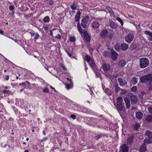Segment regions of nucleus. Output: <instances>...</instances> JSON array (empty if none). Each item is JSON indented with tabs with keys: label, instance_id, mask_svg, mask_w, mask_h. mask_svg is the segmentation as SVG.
Returning <instances> with one entry per match:
<instances>
[{
	"label": "nucleus",
	"instance_id": "nucleus-1",
	"mask_svg": "<svg viewBox=\"0 0 152 152\" xmlns=\"http://www.w3.org/2000/svg\"><path fill=\"white\" fill-rule=\"evenodd\" d=\"M140 82L143 84H147L152 82V74L149 73L142 76L140 78Z\"/></svg>",
	"mask_w": 152,
	"mask_h": 152
},
{
	"label": "nucleus",
	"instance_id": "nucleus-2",
	"mask_svg": "<svg viewBox=\"0 0 152 152\" xmlns=\"http://www.w3.org/2000/svg\"><path fill=\"white\" fill-rule=\"evenodd\" d=\"M140 65L141 68H144L149 64V61L146 58H143L140 59Z\"/></svg>",
	"mask_w": 152,
	"mask_h": 152
},
{
	"label": "nucleus",
	"instance_id": "nucleus-3",
	"mask_svg": "<svg viewBox=\"0 0 152 152\" xmlns=\"http://www.w3.org/2000/svg\"><path fill=\"white\" fill-rule=\"evenodd\" d=\"M89 16H86L82 20V23H81V25L83 28H85L86 27L87 25L89 20Z\"/></svg>",
	"mask_w": 152,
	"mask_h": 152
},
{
	"label": "nucleus",
	"instance_id": "nucleus-4",
	"mask_svg": "<svg viewBox=\"0 0 152 152\" xmlns=\"http://www.w3.org/2000/svg\"><path fill=\"white\" fill-rule=\"evenodd\" d=\"M134 38V35L132 33L128 34L125 37V40L128 43H130L133 40Z\"/></svg>",
	"mask_w": 152,
	"mask_h": 152
},
{
	"label": "nucleus",
	"instance_id": "nucleus-5",
	"mask_svg": "<svg viewBox=\"0 0 152 152\" xmlns=\"http://www.w3.org/2000/svg\"><path fill=\"white\" fill-rule=\"evenodd\" d=\"M111 57L110 58L114 61H115L118 58V53L113 49H112L111 50Z\"/></svg>",
	"mask_w": 152,
	"mask_h": 152
},
{
	"label": "nucleus",
	"instance_id": "nucleus-6",
	"mask_svg": "<svg viewBox=\"0 0 152 152\" xmlns=\"http://www.w3.org/2000/svg\"><path fill=\"white\" fill-rule=\"evenodd\" d=\"M102 67L104 72H107L110 69V65L109 64L104 63L102 64Z\"/></svg>",
	"mask_w": 152,
	"mask_h": 152
},
{
	"label": "nucleus",
	"instance_id": "nucleus-7",
	"mask_svg": "<svg viewBox=\"0 0 152 152\" xmlns=\"http://www.w3.org/2000/svg\"><path fill=\"white\" fill-rule=\"evenodd\" d=\"M108 34V31L107 29H103L100 32V35L101 37L105 39Z\"/></svg>",
	"mask_w": 152,
	"mask_h": 152
},
{
	"label": "nucleus",
	"instance_id": "nucleus-8",
	"mask_svg": "<svg viewBox=\"0 0 152 152\" xmlns=\"http://www.w3.org/2000/svg\"><path fill=\"white\" fill-rule=\"evenodd\" d=\"M89 64L94 71H96V70H97V66L94 63V60L93 59H92L91 62L89 63Z\"/></svg>",
	"mask_w": 152,
	"mask_h": 152
},
{
	"label": "nucleus",
	"instance_id": "nucleus-9",
	"mask_svg": "<svg viewBox=\"0 0 152 152\" xmlns=\"http://www.w3.org/2000/svg\"><path fill=\"white\" fill-rule=\"evenodd\" d=\"M89 64L94 71H96V70H97V66L94 63V60L93 59H92L91 62L89 63Z\"/></svg>",
	"mask_w": 152,
	"mask_h": 152
},
{
	"label": "nucleus",
	"instance_id": "nucleus-10",
	"mask_svg": "<svg viewBox=\"0 0 152 152\" xmlns=\"http://www.w3.org/2000/svg\"><path fill=\"white\" fill-rule=\"evenodd\" d=\"M83 34L84 35V37L85 40L87 42H90L91 39V37L88 34L87 32L86 31H84L83 32Z\"/></svg>",
	"mask_w": 152,
	"mask_h": 152
},
{
	"label": "nucleus",
	"instance_id": "nucleus-11",
	"mask_svg": "<svg viewBox=\"0 0 152 152\" xmlns=\"http://www.w3.org/2000/svg\"><path fill=\"white\" fill-rule=\"evenodd\" d=\"M131 103L132 104H135L137 102V98L135 95H132L130 97Z\"/></svg>",
	"mask_w": 152,
	"mask_h": 152
},
{
	"label": "nucleus",
	"instance_id": "nucleus-12",
	"mask_svg": "<svg viewBox=\"0 0 152 152\" xmlns=\"http://www.w3.org/2000/svg\"><path fill=\"white\" fill-rule=\"evenodd\" d=\"M118 80L121 86H123L126 84L127 83V82L125 79H122L121 77L118 78Z\"/></svg>",
	"mask_w": 152,
	"mask_h": 152
},
{
	"label": "nucleus",
	"instance_id": "nucleus-13",
	"mask_svg": "<svg viewBox=\"0 0 152 152\" xmlns=\"http://www.w3.org/2000/svg\"><path fill=\"white\" fill-rule=\"evenodd\" d=\"M124 105L121 103L117 102L116 108L118 111H121L123 110Z\"/></svg>",
	"mask_w": 152,
	"mask_h": 152
},
{
	"label": "nucleus",
	"instance_id": "nucleus-14",
	"mask_svg": "<svg viewBox=\"0 0 152 152\" xmlns=\"http://www.w3.org/2000/svg\"><path fill=\"white\" fill-rule=\"evenodd\" d=\"M134 138V134H132V135L129 136L127 139V143L128 144H130L132 143Z\"/></svg>",
	"mask_w": 152,
	"mask_h": 152
},
{
	"label": "nucleus",
	"instance_id": "nucleus-15",
	"mask_svg": "<svg viewBox=\"0 0 152 152\" xmlns=\"http://www.w3.org/2000/svg\"><path fill=\"white\" fill-rule=\"evenodd\" d=\"M81 12L80 11H78L77 13L75 15V20L76 22H78L80 19Z\"/></svg>",
	"mask_w": 152,
	"mask_h": 152
},
{
	"label": "nucleus",
	"instance_id": "nucleus-16",
	"mask_svg": "<svg viewBox=\"0 0 152 152\" xmlns=\"http://www.w3.org/2000/svg\"><path fill=\"white\" fill-rule=\"evenodd\" d=\"M129 48V45L126 43H123L121 44V48L123 50L125 51Z\"/></svg>",
	"mask_w": 152,
	"mask_h": 152
},
{
	"label": "nucleus",
	"instance_id": "nucleus-17",
	"mask_svg": "<svg viewBox=\"0 0 152 152\" xmlns=\"http://www.w3.org/2000/svg\"><path fill=\"white\" fill-rule=\"evenodd\" d=\"M124 100L125 102L127 108H129L130 106V102L129 99L127 97H125L124 99Z\"/></svg>",
	"mask_w": 152,
	"mask_h": 152
},
{
	"label": "nucleus",
	"instance_id": "nucleus-18",
	"mask_svg": "<svg viewBox=\"0 0 152 152\" xmlns=\"http://www.w3.org/2000/svg\"><path fill=\"white\" fill-rule=\"evenodd\" d=\"M126 64V60L124 59H122L119 61L118 65L120 67H123Z\"/></svg>",
	"mask_w": 152,
	"mask_h": 152
},
{
	"label": "nucleus",
	"instance_id": "nucleus-19",
	"mask_svg": "<svg viewBox=\"0 0 152 152\" xmlns=\"http://www.w3.org/2000/svg\"><path fill=\"white\" fill-rule=\"evenodd\" d=\"M100 24L97 21H94L92 23V26L94 28H97L99 27Z\"/></svg>",
	"mask_w": 152,
	"mask_h": 152
},
{
	"label": "nucleus",
	"instance_id": "nucleus-20",
	"mask_svg": "<svg viewBox=\"0 0 152 152\" xmlns=\"http://www.w3.org/2000/svg\"><path fill=\"white\" fill-rule=\"evenodd\" d=\"M143 113L140 112H138L136 113V117L138 119H141L143 116Z\"/></svg>",
	"mask_w": 152,
	"mask_h": 152
},
{
	"label": "nucleus",
	"instance_id": "nucleus-21",
	"mask_svg": "<svg viewBox=\"0 0 152 152\" xmlns=\"http://www.w3.org/2000/svg\"><path fill=\"white\" fill-rule=\"evenodd\" d=\"M122 152H128V148L126 144H123L122 147Z\"/></svg>",
	"mask_w": 152,
	"mask_h": 152
},
{
	"label": "nucleus",
	"instance_id": "nucleus-22",
	"mask_svg": "<svg viewBox=\"0 0 152 152\" xmlns=\"http://www.w3.org/2000/svg\"><path fill=\"white\" fill-rule=\"evenodd\" d=\"M110 26L112 28H117L118 25L117 24L113 22L112 21H111L110 23Z\"/></svg>",
	"mask_w": 152,
	"mask_h": 152
},
{
	"label": "nucleus",
	"instance_id": "nucleus-23",
	"mask_svg": "<svg viewBox=\"0 0 152 152\" xmlns=\"http://www.w3.org/2000/svg\"><path fill=\"white\" fill-rule=\"evenodd\" d=\"M111 52L108 51H104L103 53V56L106 58H110L111 57Z\"/></svg>",
	"mask_w": 152,
	"mask_h": 152
},
{
	"label": "nucleus",
	"instance_id": "nucleus-24",
	"mask_svg": "<svg viewBox=\"0 0 152 152\" xmlns=\"http://www.w3.org/2000/svg\"><path fill=\"white\" fill-rule=\"evenodd\" d=\"M115 49L117 51H119L121 48V45L120 43H117L114 45Z\"/></svg>",
	"mask_w": 152,
	"mask_h": 152
},
{
	"label": "nucleus",
	"instance_id": "nucleus-25",
	"mask_svg": "<svg viewBox=\"0 0 152 152\" xmlns=\"http://www.w3.org/2000/svg\"><path fill=\"white\" fill-rule=\"evenodd\" d=\"M145 120L148 123H150L152 121V115H147L146 118Z\"/></svg>",
	"mask_w": 152,
	"mask_h": 152
},
{
	"label": "nucleus",
	"instance_id": "nucleus-26",
	"mask_svg": "<svg viewBox=\"0 0 152 152\" xmlns=\"http://www.w3.org/2000/svg\"><path fill=\"white\" fill-rule=\"evenodd\" d=\"M145 134L149 138H152V132L149 130H147L145 132Z\"/></svg>",
	"mask_w": 152,
	"mask_h": 152
},
{
	"label": "nucleus",
	"instance_id": "nucleus-27",
	"mask_svg": "<svg viewBox=\"0 0 152 152\" xmlns=\"http://www.w3.org/2000/svg\"><path fill=\"white\" fill-rule=\"evenodd\" d=\"M105 92L108 95L111 96L112 95V92L108 88H106L104 90Z\"/></svg>",
	"mask_w": 152,
	"mask_h": 152
},
{
	"label": "nucleus",
	"instance_id": "nucleus-28",
	"mask_svg": "<svg viewBox=\"0 0 152 152\" xmlns=\"http://www.w3.org/2000/svg\"><path fill=\"white\" fill-rule=\"evenodd\" d=\"M66 88L69 90L72 88L73 87V83L70 82L69 83H68L65 84Z\"/></svg>",
	"mask_w": 152,
	"mask_h": 152
},
{
	"label": "nucleus",
	"instance_id": "nucleus-29",
	"mask_svg": "<svg viewBox=\"0 0 152 152\" xmlns=\"http://www.w3.org/2000/svg\"><path fill=\"white\" fill-rule=\"evenodd\" d=\"M145 93L143 91H141L140 94H139V97L141 99H142L145 97Z\"/></svg>",
	"mask_w": 152,
	"mask_h": 152
},
{
	"label": "nucleus",
	"instance_id": "nucleus-30",
	"mask_svg": "<svg viewBox=\"0 0 152 152\" xmlns=\"http://www.w3.org/2000/svg\"><path fill=\"white\" fill-rule=\"evenodd\" d=\"M66 52L68 54V56L69 57L75 58L74 56H72V51L70 50H69V49L66 50Z\"/></svg>",
	"mask_w": 152,
	"mask_h": 152
},
{
	"label": "nucleus",
	"instance_id": "nucleus-31",
	"mask_svg": "<svg viewBox=\"0 0 152 152\" xmlns=\"http://www.w3.org/2000/svg\"><path fill=\"white\" fill-rule=\"evenodd\" d=\"M138 78L137 77H133L131 80V82L133 85L136 84L137 83Z\"/></svg>",
	"mask_w": 152,
	"mask_h": 152
},
{
	"label": "nucleus",
	"instance_id": "nucleus-32",
	"mask_svg": "<svg viewBox=\"0 0 152 152\" xmlns=\"http://www.w3.org/2000/svg\"><path fill=\"white\" fill-rule=\"evenodd\" d=\"M115 92L116 93H117L118 91L120 90H121V88L118 86V85L117 83H116L115 86Z\"/></svg>",
	"mask_w": 152,
	"mask_h": 152
},
{
	"label": "nucleus",
	"instance_id": "nucleus-33",
	"mask_svg": "<svg viewBox=\"0 0 152 152\" xmlns=\"http://www.w3.org/2000/svg\"><path fill=\"white\" fill-rule=\"evenodd\" d=\"M3 92L4 94H7L8 95H9L10 94H13V93L9 90L4 89L3 91Z\"/></svg>",
	"mask_w": 152,
	"mask_h": 152
},
{
	"label": "nucleus",
	"instance_id": "nucleus-34",
	"mask_svg": "<svg viewBox=\"0 0 152 152\" xmlns=\"http://www.w3.org/2000/svg\"><path fill=\"white\" fill-rule=\"evenodd\" d=\"M77 27L78 30L79 32L80 33L82 34L83 33V29L80 26V23L79 21L78 22L77 24Z\"/></svg>",
	"mask_w": 152,
	"mask_h": 152
},
{
	"label": "nucleus",
	"instance_id": "nucleus-35",
	"mask_svg": "<svg viewBox=\"0 0 152 152\" xmlns=\"http://www.w3.org/2000/svg\"><path fill=\"white\" fill-rule=\"evenodd\" d=\"M106 9L108 10V12L110 14H113L114 13L112 9L109 6L106 7Z\"/></svg>",
	"mask_w": 152,
	"mask_h": 152
},
{
	"label": "nucleus",
	"instance_id": "nucleus-36",
	"mask_svg": "<svg viewBox=\"0 0 152 152\" xmlns=\"http://www.w3.org/2000/svg\"><path fill=\"white\" fill-rule=\"evenodd\" d=\"M148 90L149 91H152V82L147 84Z\"/></svg>",
	"mask_w": 152,
	"mask_h": 152
},
{
	"label": "nucleus",
	"instance_id": "nucleus-37",
	"mask_svg": "<svg viewBox=\"0 0 152 152\" xmlns=\"http://www.w3.org/2000/svg\"><path fill=\"white\" fill-rule=\"evenodd\" d=\"M85 57L87 62L89 64L91 63L92 59H91V57L90 56H89L88 55H86L85 56Z\"/></svg>",
	"mask_w": 152,
	"mask_h": 152
},
{
	"label": "nucleus",
	"instance_id": "nucleus-38",
	"mask_svg": "<svg viewBox=\"0 0 152 152\" xmlns=\"http://www.w3.org/2000/svg\"><path fill=\"white\" fill-rule=\"evenodd\" d=\"M146 150V147L143 146H141L140 149V152H145Z\"/></svg>",
	"mask_w": 152,
	"mask_h": 152
},
{
	"label": "nucleus",
	"instance_id": "nucleus-39",
	"mask_svg": "<svg viewBox=\"0 0 152 152\" xmlns=\"http://www.w3.org/2000/svg\"><path fill=\"white\" fill-rule=\"evenodd\" d=\"M102 136H104V135L102 134H97L94 137L96 140H98Z\"/></svg>",
	"mask_w": 152,
	"mask_h": 152
},
{
	"label": "nucleus",
	"instance_id": "nucleus-40",
	"mask_svg": "<svg viewBox=\"0 0 152 152\" xmlns=\"http://www.w3.org/2000/svg\"><path fill=\"white\" fill-rule=\"evenodd\" d=\"M152 138H148V139H145L144 141L145 143H151L152 142Z\"/></svg>",
	"mask_w": 152,
	"mask_h": 152
},
{
	"label": "nucleus",
	"instance_id": "nucleus-41",
	"mask_svg": "<svg viewBox=\"0 0 152 152\" xmlns=\"http://www.w3.org/2000/svg\"><path fill=\"white\" fill-rule=\"evenodd\" d=\"M50 20V18L48 16H46L43 19V21L45 23L48 22Z\"/></svg>",
	"mask_w": 152,
	"mask_h": 152
},
{
	"label": "nucleus",
	"instance_id": "nucleus-42",
	"mask_svg": "<svg viewBox=\"0 0 152 152\" xmlns=\"http://www.w3.org/2000/svg\"><path fill=\"white\" fill-rule=\"evenodd\" d=\"M35 36L34 38V41H36L37 40L39 37V34L37 32L35 34Z\"/></svg>",
	"mask_w": 152,
	"mask_h": 152
},
{
	"label": "nucleus",
	"instance_id": "nucleus-43",
	"mask_svg": "<svg viewBox=\"0 0 152 152\" xmlns=\"http://www.w3.org/2000/svg\"><path fill=\"white\" fill-rule=\"evenodd\" d=\"M147 35H149L150 37H152V32L148 31H146L144 32Z\"/></svg>",
	"mask_w": 152,
	"mask_h": 152
},
{
	"label": "nucleus",
	"instance_id": "nucleus-44",
	"mask_svg": "<svg viewBox=\"0 0 152 152\" xmlns=\"http://www.w3.org/2000/svg\"><path fill=\"white\" fill-rule=\"evenodd\" d=\"M116 20L121 23V25L122 26H123V22L120 18L118 17L116 18Z\"/></svg>",
	"mask_w": 152,
	"mask_h": 152
},
{
	"label": "nucleus",
	"instance_id": "nucleus-45",
	"mask_svg": "<svg viewBox=\"0 0 152 152\" xmlns=\"http://www.w3.org/2000/svg\"><path fill=\"white\" fill-rule=\"evenodd\" d=\"M137 90V87L136 86H134L131 89V91L132 92H134L136 91Z\"/></svg>",
	"mask_w": 152,
	"mask_h": 152
},
{
	"label": "nucleus",
	"instance_id": "nucleus-46",
	"mask_svg": "<svg viewBox=\"0 0 152 152\" xmlns=\"http://www.w3.org/2000/svg\"><path fill=\"white\" fill-rule=\"evenodd\" d=\"M19 85L20 86H22V87L24 89L26 88V83H25V82H22V83H20L19 84Z\"/></svg>",
	"mask_w": 152,
	"mask_h": 152
},
{
	"label": "nucleus",
	"instance_id": "nucleus-47",
	"mask_svg": "<svg viewBox=\"0 0 152 152\" xmlns=\"http://www.w3.org/2000/svg\"><path fill=\"white\" fill-rule=\"evenodd\" d=\"M117 102H120L122 103V102L123 100L121 96L118 97L117 99Z\"/></svg>",
	"mask_w": 152,
	"mask_h": 152
},
{
	"label": "nucleus",
	"instance_id": "nucleus-48",
	"mask_svg": "<svg viewBox=\"0 0 152 152\" xmlns=\"http://www.w3.org/2000/svg\"><path fill=\"white\" fill-rule=\"evenodd\" d=\"M77 6L75 4H73L71 6V8L73 10H76L77 8Z\"/></svg>",
	"mask_w": 152,
	"mask_h": 152
},
{
	"label": "nucleus",
	"instance_id": "nucleus-49",
	"mask_svg": "<svg viewBox=\"0 0 152 152\" xmlns=\"http://www.w3.org/2000/svg\"><path fill=\"white\" fill-rule=\"evenodd\" d=\"M69 41L71 42H74L76 41L75 38V37H71L69 38Z\"/></svg>",
	"mask_w": 152,
	"mask_h": 152
},
{
	"label": "nucleus",
	"instance_id": "nucleus-50",
	"mask_svg": "<svg viewBox=\"0 0 152 152\" xmlns=\"http://www.w3.org/2000/svg\"><path fill=\"white\" fill-rule=\"evenodd\" d=\"M121 92L120 93L121 95L125 94L126 93V91L124 89H121Z\"/></svg>",
	"mask_w": 152,
	"mask_h": 152
},
{
	"label": "nucleus",
	"instance_id": "nucleus-51",
	"mask_svg": "<svg viewBox=\"0 0 152 152\" xmlns=\"http://www.w3.org/2000/svg\"><path fill=\"white\" fill-rule=\"evenodd\" d=\"M94 72L95 73L97 77H99L100 76L101 74H100L99 72H98V70H96V71Z\"/></svg>",
	"mask_w": 152,
	"mask_h": 152
},
{
	"label": "nucleus",
	"instance_id": "nucleus-52",
	"mask_svg": "<svg viewBox=\"0 0 152 152\" xmlns=\"http://www.w3.org/2000/svg\"><path fill=\"white\" fill-rule=\"evenodd\" d=\"M105 75L108 77L110 79L111 77V75L110 73H108L107 72H104Z\"/></svg>",
	"mask_w": 152,
	"mask_h": 152
},
{
	"label": "nucleus",
	"instance_id": "nucleus-53",
	"mask_svg": "<svg viewBox=\"0 0 152 152\" xmlns=\"http://www.w3.org/2000/svg\"><path fill=\"white\" fill-rule=\"evenodd\" d=\"M89 120L92 123H94V121L96 120V118H90Z\"/></svg>",
	"mask_w": 152,
	"mask_h": 152
},
{
	"label": "nucleus",
	"instance_id": "nucleus-54",
	"mask_svg": "<svg viewBox=\"0 0 152 152\" xmlns=\"http://www.w3.org/2000/svg\"><path fill=\"white\" fill-rule=\"evenodd\" d=\"M14 8L15 7L13 5H10L9 7V10L11 11L13 10L14 9Z\"/></svg>",
	"mask_w": 152,
	"mask_h": 152
},
{
	"label": "nucleus",
	"instance_id": "nucleus-55",
	"mask_svg": "<svg viewBox=\"0 0 152 152\" xmlns=\"http://www.w3.org/2000/svg\"><path fill=\"white\" fill-rule=\"evenodd\" d=\"M43 91L45 92L48 93L49 92V90L48 88L46 87L44 88L43 90Z\"/></svg>",
	"mask_w": 152,
	"mask_h": 152
},
{
	"label": "nucleus",
	"instance_id": "nucleus-56",
	"mask_svg": "<svg viewBox=\"0 0 152 152\" xmlns=\"http://www.w3.org/2000/svg\"><path fill=\"white\" fill-rule=\"evenodd\" d=\"M48 137H46L43 138L42 140H40V141L41 142L45 141L47 140H48Z\"/></svg>",
	"mask_w": 152,
	"mask_h": 152
},
{
	"label": "nucleus",
	"instance_id": "nucleus-57",
	"mask_svg": "<svg viewBox=\"0 0 152 152\" xmlns=\"http://www.w3.org/2000/svg\"><path fill=\"white\" fill-rule=\"evenodd\" d=\"M148 110L149 113L152 114V106L148 107Z\"/></svg>",
	"mask_w": 152,
	"mask_h": 152
},
{
	"label": "nucleus",
	"instance_id": "nucleus-58",
	"mask_svg": "<svg viewBox=\"0 0 152 152\" xmlns=\"http://www.w3.org/2000/svg\"><path fill=\"white\" fill-rule=\"evenodd\" d=\"M4 35L11 39H12V38L10 37V35L8 33H5Z\"/></svg>",
	"mask_w": 152,
	"mask_h": 152
},
{
	"label": "nucleus",
	"instance_id": "nucleus-59",
	"mask_svg": "<svg viewBox=\"0 0 152 152\" xmlns=\"http://www.w3.org/2000/svg\"><path fill=\"white\" fill-rule=\"evenodd\" d=\"M70 117L73 119H75L76 118V116L75 115L72 114L70 115Z\"/></svg>",
	"mask_w": 152,
	"mask_h": 152
},
{
	"label": "nucleus",
	"instance_id": "nucleus-60",
	"mask_svg": "<svg viewBox=\"0 0 152 152\" xmlns=\"http://www.w3.org/2000/svg\"><path fill=\"white\" fill-rule=\"evenodd\" d=\"M88 50L90 52H92L94 50V49L91 47H89Z\"/></svg>",
	"mask_w": 152,
	"mask_h": 152
},
{
	"label": "nucleus",
	"instance_id": "nucleus-61",
	"mask_svg": "<svg viewBox=\"0 0 152 152\" xmlns=\"http://www.w3.org/2000/svg\"><path fill=\"white\" fill-rule=\"evenodd\" d=\"M12 40L15 41V42H21L20 40H17L16 39H13L12 38Z\"/></svg>",
	"mask_w": 152,
	"mask_h": 152
},
{
	"label": "nucleus",
	"instance_id": "nucleus-62",
	"mask_svg": "<svg viewBox=\"0 0 152 152\" xmlns=\"http://www.w3.org/2000/svg\"><path fill=\"white\" fill-rule=\"evenodd\" d=\"M0 34L2 35H4L5 34L4 32L2 30H0Z\"/></svg>",
	"mask_w": 152,
	"mask_h": 152
},
{
	"label": "nucleus",
	"instance_id": "nucleus-63",
	"mask_svg": "<svg viewBox=\"0 0 152 152\" xmlns=\"http://www.w3.org/2000/svg\"><path fill=\"white\" fill-rule=\"evenodd\" d=\"M61 36L59 34H58L57 35V36L56 37V38H57L58 39H61Z\"/></svg>",
	"mask_w": 152,
	"mask_h": 152
},
{
	"label": "nucleus",
	"instance_id": "nucleus-64",
	"mask_svg": "<svg viewBox=\"0 0 152 152\" xmlns=\"http://www.w3.org/2000/svg\"><path fill=\"white\" fill-rule=\"evenodd\" d=\"M49 4L50 5H52L54 4V2L52 0H50L49 1Z\"/></svg>",
	"mask_w": 152,
	"mask_h": 152
}]
</instances>
